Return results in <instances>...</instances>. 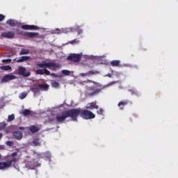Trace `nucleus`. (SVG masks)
Masks as SVG:
<instances>
[{
	"mask_svg": "<svg viewBox=\"0 0 178 178\" xmlns=\"http://www.w3.org/2000/svg\"><path fill=\"white\" fill-rule=\"evenodd\" d=\"M2 159V156L0 154V160Z\"/></svg>",
	"mask_w": 178,
	"mask_h": 178,
	"instance_id": "nucleus-45",
	"label": "nucleus"
},
{
	"mask_svg": "<svg viewBox=\"0 0 178 178\" xmlns=\"http://www.w3.org/2000/svg\"><path fill=\"white\" fill-rule=\"evenodd\" d=\"M15 79H16V76L12 74H8L1 79V83H8V81L15 80Z\"/></svg>",
	"mask_w": 178,
	"mask_h": 178,
	"instance_id": "nucleus-6",
	"label": "nucleus"
},
{
	"mask_svg": "<svg viewBox=\"0 0 178 178\" xmlns=\"http://www.w3.org/2000/svg\"><path fill=\"white\" fill-rule=\"evenodd\" d=\"M30 54V50L22 49L19 53V55H29Z\"/></svg>",
	"mask_w": 178,
	"mask_h": 178,
	"instance_id": "nucleus-22",
	"label": "nucleus"
},
{
	"mask_svg": "<svg viewBox=\"0 0 178 178\" xmlns=\"http://www.w3.org/2000/svg\"><path fill=\"white\" fill-rule=\"evenodd\" d=\"M26 67L22 66L18 67V74L19 76H22L23 77H29L31 75V72H26Z\"/></svg>",
	"mask_w": 178,
	"mask_h": 178,
	"instance_id": "nucleus-5",
	"label": "nucleus"
},
{
	"mask_svg": "<svg viewBox=\"0 0 178 178\" xmlns=\"http://www.w3.org/2000/svg\"><path fill=\"white\" fill-rule=\"evenodd\" d=\"M99 74V72L98 71H89L87 73H81L80 76L82 77H86V76H92V74Z\"/></svg>",
	"mask_w": 178,
	"mask_h": 178,
	"instance_id": "nucleus-15",
	"label": "nucleus"
},
{
	"mask_svg": "<svg viewBox=\"0 0 178 178\" xmlns=\"http://www.w3.org/2000/svg\"><path fill=\"white\" fill-rule=\"evenodd\" d=\"M30 113H31V111L29 110V109H24L22 115L24 116H29V115H30Z\"/></svg>",
	"mask_w": 178,
	"mask_h": 178,
	"instance_id": "nucleus-25",
	"label": "nucleus"
},
{
	"mask_svg": "<svg viewBox=\"0 0 178 178\" xmlns=\"http://www.w3.org/2000/svg\"><path fill=\"white\" fill-rule=\"evenodd\" d=\"M5 129H6V123L1 122L0 123V131Z\"/></svg>",
	"mask_w": 178,
	"mask_h": 178,
	"instance_id": "nucleus-29",
	"label": "nucleus"
},
{
	"mask_svg": "<svg viewBox=\"0 0 178 178\" xmlns=\"http://www.w3.org/2000/svg\"><path fill=\"white\" fill-rule=\"evenodd\" d=\"M79 115H80L81 118L85 120L94 119L95 118V114H94L91 111L83 110L81 108H72L63 111L61 116L57 117V122L58 123H63L67 118H71V120L73 122H77Z\"/></svg>",
	"mask_w": 178,
	"mask_h": 178,
	"instance_id": "nucleus-1",
	"label": "nucleus"
},
{
	"mask_svg": "<svg viewBox=\"0 0 178 178\" xmlns=\"http://www.w3.org/2000/svg\"><path fill=\"white\" fill-rule=\"evenodd\" d=\"M38 87L41 90H44V91H47V90L49 88V86H48V84H39Z\"/></svg>",
	"mask_w": 178,
	"mask_h": 178,
	"instance_id": "nucleus-19",
	"label": "nucleus"
},
{
	"mask_svg": "<svg viewBox=\"0 0 178 178\" xmlns=\"http://www.w3.org/2000/svg\"><path fill=\"white\" fill-rule=\"evenodd\" d=\"M12 120H15V115L13 114L8 115V122H12Z\"/></svg>",
	"mask_w": 178,
	"mask_h": 178,
	"instance_id": "nucleus-35",
	"label": "nucleus"
},
{
	"mask_svg": "<svg viewBox=\"0 0 178 178\" xmlns=\"http://www.w3.org/2000/svg\"><path fill=\"white\" fill-rule=\"evenodd\" d=\"M21 35H25L26 37H29V38H33V37H37L38 35V33L34 32H23L21 31L19 33Z\"/></svg>",
	"mask_w": 178,
	"mask_h": 178,
	"instance_id": "nucleus-8",
	"label": "nucleus"
},
{
	"mask_svg": "<svg viewBox=\"0 0 178 178\" xmlns=\"http://www.w3.org/2000/svg\"><path fill=\"white\" fill-rule=\"evenodd\" d=\"M7 24H9V26H10V27H15V26H16V24L15 23V20L13 19H8L6 22Z\"/></svg>",
	"mask_w": 178,
	"mask_h": 178,
	"instance_id": "nucleus-21",
	"label": "nucleus"
},
{
	"mask_svg": "<svg viewBox=\"0 0 178 178\" xmlns=\"http://www.w3.org/2000/svg\"><path fill=\"white\" fill-rule=\"evenodd\" d=\"M30 164H31V161L28 162V165H30Z\"/></svg>",
	"mask_w": 178,
	"mask_h": 178,
	"instance_id": "nucleus-44",
	"label": "nucleus"
},
{
	"mask_svg": "<svg viewBox=\"0 0 178 178\" xmlns=\"http://www.w3.org/2000/svg\"><path fill=\"white\" fill-rule=\"evenodd\" d=\"M19 130H24V127H19Z\"/></svg>",
	"mask_w": 178,
	"mask_h": 178,
	"instance_id": "nucleus-42",
	"label": "nucleus"
},
{
	"mask_svg": "<svg viewBox=\"0 0 178 178\" xmlns=\"http://www.w3.org/2000/svg\"><path fill=\"white\" fill-rule=\"evenodd\" d=\"M127 104H129L128 100L121 101L118 103V106H119L120 111H123V109H124V106H126Z\"/></svg>",
	"mask_w": 178,
	"mask_h": 178,
	"instance_id": "nucleus-14",
	"label": "nucleus"
},
{
	"mask_svg": "<svg viewBox=\"0 0 178 178\" xmlns=\"http://www.w3.org/2000/svg\"><path fill=\"white\" fill-rule=\"evenodd\" d=\"M67 60H71L72 62H74L76 63L77 62H80L81 60V55L72 54L67 56Z\"/></svg>",
	"mask_w": 178,
	"mask_h": 178,
	"instance_id": "nucleus-4",
	"label": "nucleus"
},
{
	"mask_svg": "<svg viewBox=\"0 0 178 178\" xmlns=\"http://www.w3.org/2000/svg\"><path fill=\"white\" fill-rule=\"evenodd\" d=\"M97 115H103L104 109L100 108L99 110L97 111Z\"/></svg>",
	"mask_w": 178,
	"mask_h": 178,
	"instance_id": "nucleus-36",
	"label": "nucleus"
},
{
	"mask_svg": "<svg viewBox=\"0 0 178 178\" xmlns=\"http://www.w3.org/2000/svg\"><path fill=\"white\" fill-rule=\"evenodd\" d=\"M13 137L16 138V140H22L23 138V133L20 131H15L13 133Z\"/></svg>",
	"mask_w": 178,
	"mask_h": 178,
	"instance_id": "nucleus-12",
	"label": "nucleus"
},
{
	"mask_svg": "<svg viewBox=\"0 0 178 178\" xmlns=\"http://www.w3.org/2000/svg\"><path fill=\"white\" fill-rule=\"evenodd\" d=\"M11 156H17V152H15L11 154Z\"/></svg>",
	"mask_w": 178,
	"mask_h": 178,
	"instance_id": "nucleus-41",
	"label": "nucleus"
},
{
	"mask_svg": "<svg viewBox=\"0 0 178 178\" xmlns=\"http://www.w3.org/2000/svg\"><path fill=\"white\" fill-rule=\"evenodd\" d=\"M6 145H8V147H12L13 145V141H10V140H8L6 143Z\"/></svg>",
	"mask_w": 178,
	"mask_h": 178,
	"instance_id": "nucleus-37",
	"label": "nucleus"
},
{
	"mask_svg": "<svg viewBox=\"0 0 178 178\" xmlns=\"http://www.w3.org/2000/svg\"><path fill=\"white\" fill-rule=\"evenodd\" d=\"M26 97H27V92H24L19 95V98L20 99H24V98H26Z\"/></svg>",
	"mask_w": 178,
	"mask_h": 178,
	"instance_id": "nucleus-26",
	"label": "nucleus"
},
{
	"mask_svg": "<svg viewBox=\"0 0 178 178\" xmlns=\"http://www.w3.org/2000/svg\"><path fill=\"white\" fill-rule=\"evenodd\" d=\"M58 116H62V115H57L56 117V118H49V122H55V120H56L57 123H60V122H58V119H57ZM61 123H63V122H61Z\"/></svg>",
	"mask_w": 178,
	"mask_h": 178,
	"instance_id": "nucleus-32",
	"label": "nucleus"
},
{
	"mask_svg": "<svg viewBox=\"0 0 178 178\" xmlns=\"http://www.w3.org/2000/svg\"><path fill=\"white\" fill-rule=\"evenodd\" d=\"M51 86L54 88H58L59 87V83H58L56 81H54V82L52 83Z\"/></svg>",
	"mask_w": 178,
	"mask_h": 178,
	"instance_id": "nucleus-33",
	"label": "nucleus"
},
{
	"mask_svg": "<svg viewBox=\"0 0 178 178\" xmlns=\"http://www.w3.org/2000/svg\"><path fill=\"white\" fill-rule=\"evenodd\" d=\"M99 106L97 104V101L88 103L86 105V109H88L89 111H92L93 109H98Z\"/></svg>",
	"mask_w": 178,
	"mask_h": 178,
	"instance_id": "nucleus-9",
	"label": "nucleus"
},
{
	"mask_svg": "<svg viewBox=\"0 0 178 178\" xmlns=\"http://www.w3.org/2000/svg\"><path fill=\"white\" fill-rule=\"evenodd\" d=\"M76 30L78 31V34H81V33L83 32V31L81 29H80V27H77Z\"/></svg>",
	"mask_w": 178,
	"mask_h": 178,
	"instance_id": "nucleus-40",
	"label": "nucleus"
},
{
	"mask_svg": "<svg viewBox=\"0 0 178 178\" xmlns=\"http://www.w3.org/2000/svg\"><path fill=\"white\" fill-rule=\"evenodd\" d=\"M30 90L33 92V94H38V92H40V88H34L32 87L30 88Z\"/></svg>",
	"mask_w": 178,
	"mask_h": 178,
	"instance_id": "nucleus-24",
	"label": "nucleus"
},
{
	"mask_svg": "<svg viewBox=\"0 0 178 178\" xmlns=\"http://www.w3.org/2000/svg\"><path fill=\"white\" fill-rule=\"evenodd\" d=\"M10 161L0 162V169H6L10 168Z\"/></svg>",
	"mask_w": 178,
	"mask_h": 178,
	"instance_id": "nucleus-13",
	"label": "nucleus"
},
{
	"mask_svg": "<svg viewBox=\"0 0 178 178\" xmlns=\"http://www.w3.org/2000/svg\"><path fill=\"white\" fill-rule=\"evenodd\" d=\"M32 144L33 145H34V147H40L41 146V142H40V139H35L34 140L32 141Z\"/></svg>",
	"mask_w": 178,
	"mask_h": 178,
	"instance_id": "nucleus-20",
	"label": "nucleus"
},
{
	"mask_svg": "<svg viewBox=\"0 0 178 178\" xmlns=\"http://www.w3.org/2000/svg\"><path fill=\"white\" fill-rule=\"evenodd\" d=\"M0 68L1 69V70H12V67H10V65H4V66H1L0 67Z\"/></svg>",
	"mask_w": 178,
	"mask_h": 178,
	"instance_id": "nucleus-23",
	"label": "nucleus"
},
{
	"mask_svg": "<svg viewBox=\"0 0 178 178\" xmlns=\"http://www.w3.org/2000/svg\"><path fill=\"white\" fill-rule=\"evenodd\" d=\"M95 86H86V95L87 97H94V95H97V94H99L101 92V89H95Z\"/></svg>",
	"mask_w": 178,
	"mask_h": 178,
	"instance_id": "nucleus-3",
	"label": "nucleus"
},
{
	"mask_svg": "<svg viewBox=\"0 0 178 178\" xmlns=\"http://www.w3.org/2000/svg\"><path fill=\"white\" fill-rule=\"evenodd\" d=\"M2 62H3V63H5V62H7L8 63H9L12 62V59H3V60H2Z\"/></svg>",
	"mask_w": 178,
	"mask_h": 178,
	"instance_id": "nucleus-38",
	"label": "nucleus"
},
{
	"mask_svg": "<svg viewBox=\"0 0 178 178\" xmlns=\"http://www.w3.org/2000/svg\"><path fill=\"white\" fill-rule=\"evenodd\" d=\"M79 42H80V41L77 40V39H74L73 40L70 41L69 44H71L72 45H74L76 44H79Z\"/></svg>",
	"mask_w": 178,
	"mask_h": 178,
	"instance_id": "nucleus-28",
	"label": "nucleus"
},
{
	"mask_svg": "<svg viewBox=\"0 0 178 178\" xmlns=\"http://www.w3.org/2000/svg\"><path fill=\"white\" fill-rule=\"evenodd\" d=\"M1 37H3V38H8V40H11L12 38H15V33L12 31L2 32L1 33Z\"/></svg>",
	"mask_w": 178,
	"mask_h": 178,
	"instance_id": "nucleus-7",
	"label": "nucleus"
},
{
	"mask_svg": "<svg viewBox=\"0 0 178 178\" xmlns=\"http://www.w3.org/2000/svg\"><path fill=\"white\" fill-rule=\"evenodd\" d=\"M3 136V134L2 133H0V140L1 138H2Z\"/></svg>",
	"mask_w": 178,
	"mask_h": 178,
	"instance_id": "nucleus-43",
	"label": "nucleus"
},
{
	"mask_svg": "<svg viewBox=\"0 0 178 178\" xmlns=\"http://www.w3.org/2000/svg\"><path fill=\"white\" fill-rule=\"evenodd\" d=\"M62 73L64 74V76H70V71H69L67 70H62Z\"/></svg>",
	"mask_w": 178,
	"mask_h": 178,
	"instance_id": "nucleus-30",
	"label": "nucleus"
},
{
	"mask_svg": "<svg viewBox=\"0 0 178 178\" xmlns=\"http://www.w3.org/2000/svg\"><path fill=\"white\" fill-rule=\"evenodd\" d=\"M29 129L31 133H38V131H40V128L35 125L30 126Z\"/></svg>",
	"mask_w": 178,
	"mask_h": 178,
	"instance_id": "nucleus-17",
	"label": "nucleus"
},
{
	"mask_svg": "<svg viewBox=\"0 0 178 178\" xmlns=\"http://www.w3.org/2000/svg\"><path fill=\"white\" fill-rule=\"evenodd\" d=\"M5 20V15L0 14V22Z\"/></svg>",
	"mask_w": 178,
	"mask_h": 178,
	"instance_id": "nucleus-39",
	"label": "nucleus"
},
{
	"mask_svg": "<svg viewBox=\"0 0 178 178\" xmlns=\"http://www.w3.org/2000/svg\"><path fill=\"white\" fill-rule=\"evenodd\" d=\"M72 31H73V28H65V29H62L61 30L59 29H56V32L57 34H61V33L67 34V33H70Z\"/></svg>",
	"mask_w": 178,
	"mask_h": 178,
	"instance_id": "nucleus-10",
	"label": "nucleus"
},
{
	"mask_svg": "<svg viewBox=\"0 0 178 178\" xmlns=\"http://www.w3.org/2000/svg\"><path fill=\"white\" fill-rule=\"evenodd\" d=\"M35 73L37 74H40V75L45 74V73L44 72V70H42V69L37 70L35 71Z\"/></svg>",
	"mask_w": 178,
	"mask_h": 178,
	"instance_id": "nucleus-31",
	"label": "nucleus"
},
{
	"mask_svg": "<svg viewBox=\"0 0 178 178\" xmlns=\"http://www.w3.org/2000/svg\"><path fill=\"white\" fill-rule=\"evenodd\" d=\"M19 161V159H17V158H13V159H12L11 160H10V161H7V162H10L11 163H10V166H12V164L13 163H16V162H17Z\"/></svg>",
	"mask_w": 178,
	"mask_h": 178,
	"instance_id": "nucleus-27",
	"label": "nucleus"
},
{
	"mask_svg": "<svg viewBox=\"0 0 178 178\" xmlns=\"http://www.w3.org/2000/svg\"><path fill=\"white\" fill-rule=\"evenodd\" d=\"M29 59H31V57L29 56H23L20 58V59H18L17 62V63H20L22 62H26V60H29Z\"/></svg>",
	"mask_w": 178,
	"mask_h": 178,
	"instance_id": "nucleus-16",
	"label": "nucleus"
},
{
	"mask_svg": "<svg viewBox=\"0 0 178 178\" xmlns=\"http://www.w3.org/2000/svg\"><path fill=\"white\" fill-rule=\"evenodd\" d=\"M111 66H113V67L120 66V60H112L111 61Z\"/></svg>",
	"mask_w": 178,
	"mask_h": 178,
	"instance_id": "nucleus-18",
	"label": "nucleus"
},
{
	"mask_svg": "<svg viewBox=\"0 0 178 178\" xmlns=\"http://www.w3.org/2000/svg\"><path fill=\"white\" fill-rule=\"evenodd\" d=\"M23 30H38L40 28L35 25H22Z\"/></svg>",
	"mask_w": 178,
	"mask_h": 178,
	"instance_id": "nucleus-11",
	"label": "nucleus"
},
{
	"mask_svg": "<svg viewBox=\"0 0 178 178\" xmlns=\"http://www.w3.org/2000/svg\"><path fill=\"white\" fill-rule=\"evenodd\" d=\"M37 66L38 67H40V69L44 67V74H46V76H52L53 77H58V75L55 73H51L47 69H51V70L55 71L60 67V65L58 63L54 62L47 63L46 61H42V63H38Z\"/></svg>",
	"mask_w": 178,
	"mask_h": 178,
	"instance_id": "nucleus-2",
	"label": "nucleus"
},
{
	"mask_svg": "<svg viewBox=\"0 0 178 178\" xmlns=\"http://www.w3.org/2000/svg\"><path fill=\"white\" fill-rule=\"evenodd\" d=\"M84 83H94V81L88 79L87 81L79 82V84H81V86H84Z\"/></svg>",
	"mask_w": 178,
	"mask_h": 178,
	"instance_id": "nucleus-34",
	"label": "nucleus"
}]
</instances>
